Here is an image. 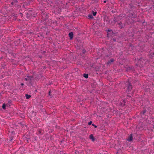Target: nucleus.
<instances>
[{
	"label": "nucleus",
	"instance_id": "obj_1",
	"mask_svg": "<svg viewBox=\"0 0 154 154\" xmlns=\"http://www.w3.org/2000/svg\"><path fill=\"white\" fill-rule=\"evenodd\" d=\"M33 77L32 76L27 75L26 76V77L24 79V80L27 81L26 84L28 86H31L32 85V79Z\"/></svg>",
	"mask_w": 154,
	"mask_h": 154
},
{
	"label": "nucleus",
	"instance_id": "obj_4",
	"mask_svg": "<svg viewBox=\"0 0 154 154\" xmlns=\"http://www.w3.org/2000/svg\"><path fill=\"white\" fill-rule=\"evenodd\" d=\"M133 140V136L132 134H131L130 136L127 139V140L129 142H130Z\"/></svg>",
	"mask_w": 154,
	"mask_h": 154
},
{
	"label": "nucleus",
	"instance_id": "obj_3",
	"mask_svg": "<svg viewBox=\"0 0 154 154\" xmlns=\"http://www.w3.org/2000/svg\"><path fill=\"white\" fill-rule=\"evenodd\" d=\"M114 61V60L113 59H111L107 63V65L110 66L111 64L113 63Z\"/></svg>",
	"mask_w": 154,
	"mask_h": 154
},
{
	"label": "nucleus",
	"instance_id": "obj_24",
	"mask_svg": "<svg viewBox=\"0 0 154 154\" xmlns=\"http://www.w3.org/2000/svg\"><path fill=\"white\" fill-rule=\"evenodd\" d=\"M50 91H49V94H50Z\"/></svg>",
	"mask_w": 154,
	"mask_h": 154
},
{
	"label": "nucleus",
	"instance_id": "obj_11",
	"mask_svg": "<svg viewBox=\"0 0 154 154\" xmlns=\"http://www.w3.org/2000/svg\"><path fill=\"white\" fill-rule=\"evenodd\" d=\"M83 76L85 78L87 79L88 77V74H84L83 75Z\"/></svg>",
	"mask_w": 154,
	"mask_h": 154
},
{
	"label": "nucleus",
	"instance_id": "obj_21",
	"mask_svg": "<svg viewBox=\"0 0 154 154\" xmlns=\"http://www.w3.org/2000/svg\"><path fill=\"white\" fill-rule=\"evenodd\" d=\"M110 31V30H109V29H108V30H107V31H108V32H109Z\"/></svg>",
	"mask_w": 154,
	"mask_h": 154
},
{
	"label": "nucleus",
	"instance_id": "obj_6",
	"mask_svg": "<svg viewBox=\"0 0 154 154\" xmlns=\"http://www.w3.org/2000/svg\"><path fill=\"white\" fill-rule=\"evenodd\" d=\"M89 138L92 141H94V138L93 135L92 134L90 135L89 136Z\"/></svg>",
	"mask_w": 154,
	"mask_h": 154
},
{
	"label": "nucleus",
	"instance_id": "obj_20",
	"mask_svg": "<svg viewBox=\"0 0 154 154\" xmlns=\"http://www.w3.org/2000/svg\"><path fill=\"white\" fill-rule=\"evenodd\" d=\"M21 85L22 86H23V85H24V84H23V83H21Z\"/></svg>",
	"mask_w": 154,
	"mask_h": 154
},
{
	"label": "nucleus",
	"instance_id": "obj_2",
	"mask_svg": "<svg viewBox=\"0 0 154 154\" xmlns=\"http://www.w3.org/2000/svg\"><path fill=\"white\" fill-rule=\"evenodd\" d=\"M127 85H128V89L129 91H131L132 89V86L131 84L129 82V81H128L126 82Z\"/></svg>",
	"mask_w": 154,
	"mask_h": 154
},
{
	"label": "nucleus",
	"instance_id": "obj_8",
	"mask_svg": "<svg viewBox=\"0 0 154 154\" xmlns=\"http://www.w3.org/2000/svg\"><path fill=\"white\" fill-rule=\"evenodd\" d=\"M118 24L120 28H122L123 26L122 25V23L121 22H119Z\"/></svg>",
	"mask_w": 154,
	"mask_h": 154
},
{
	"label": "nucleus",
	"instance_id": "obj_17",
	"mask_svg": "<svg viewBox=\"0 0 154 154\" xmlns=\"http://www.w3.org/2000/svg\"><path fill=\"white\" fill-rule=\"evenodd\" d=\"M92 123V122L91 121H90V122H89L88 123V125H91Z\"/></svg>",
	"mask_w": 154,
	"mask_h": 154
},
{
	"label": "nucleus",
	"instance_id": "obj_22",
	"mask_svg": "<svg viewBox=\"0 0 154 154\" xmlns=\"http://www.w3.org/2000/svg\"><path fill=\"white\" fill-rule=\"evenodd\" d=\"M103 2H104V3H105L106 2V1H104Z\"/></svg>",
	"mask_w": 154,
	"mask_h": 154
},
{
	"label": "nucleus",
	"instance_id": "obj_16",
	"mask_svg": "<svg viewBox=\"0 0 154 154\" xmlns=\"http://www.w3.org/2000/svg\"><path fill=\"white\" fill-rule=\"evenodd\" d=\"M92 126H94L95 128H96L97 127V126L96 125H95L94 124H92Z\"/></svg>",
	"mask_w": 154,
	"mask_h": 154
},
{
	"label": "nucleus",
	"instance_id": "obj_10",
	"mask_svg": "<svg viewBox=\"0 0 154 154\" xmlns=\"http://www.w3.org/2000/svg\"><path fill=\"white\" fill-rule=\"evenodd\" d=\"M149 57L152 58L154 57V52L152 54H150L149 55Z\"/></svg>",
	"mask_w": 154,
	"mask_h": 154
},
{
	"label": "nucleus",
	"instance_id": "obj_5",
	"mask_svg": "<svg viewBox=\"0 0 154 154\" xmlns=\"http://www.w3.org/2000/svg\"><path fill=\"white\" fill-rule=\"evenodd\" d=\"M69 36L70 39H72L73 37V33L72 32H70L69 34Z\"/></svg>",
	"mask_w": 154,
	"mask_h": 154
},
{
	"label": "nucleus",
	"instance_id": "obj_7",
	"mask_svg": "<svg viewBox=\"0 0 154 154\" xmlns=\"http://www.w3.org/2000/svg\"><path fill=\"white\" fill-rule=\"evenodd\" d=\"M17 0H14V2L11 3V4L13 5H16L17 3Z\"/></svg>",
	"mask_w": 154,
	"mask_h": 154
},
{
	"label": "nucleus",
	"instance_id": "obj_19",
	"mask_svg": "<svg viewBox=\"0 0 154 154\" xmlns=\"http://www.w3.org/2000/svg\"><path fill=\"white\" fill-rule=\"evenodd\" d=\"M146 112V110H143V114H144Z\"/></svg>",
	"mask_w": 154,
	"mask_h": 154
},
{
	"label": "nucleus",
	"instance_id": "obj_14",
	"mask_svg": "<svg viewBox=\"0 0 154 154\" xmlns=\"http://www.w3.org/2000/svg\"><path fill=\"white\" fill-rule=\"evenodd\" d=\"M6 106L5 104H4L2 105V108L4 109H5V108Z\"/></svg>",
	"mask_w": 154,
	"mask_h": 154
},
{
	"label": "nucleus",
	"instance_id": "obj_15",
	"mask_svg": "<svg viewBox=\"0 0 154 154\" xmlns=\"http://www.w3.org/2000/svg\"><path fill=\"white\" fill-rule=\"evenodd\" d=\"M97 13V12H93V15L94 16H96V15Z\"/></svg>",
	"mask_w": 154,
	"mask_h": 154
},
{
	"label": "nucleus",
	"instance_id": "obj_12",
	"mask_svg": "<svg viewBox=\"0 0 154 154\" xmlns=\"http://www.w3.org/2000/svg\"><path fill=\"white\" fill-rule=\"evenodd\" d=\"M42 130H39L38 131V133L39 134H41L42 133Z\"/></svg>",
	"mask_w": 154,
	"mask_h": 154
},
{
	"label": "nucleus",
	"instance_id": "obj_13",
	"mask_svg": "<svg viewBox=\"0 0 154 154\" xmlns=\"http://www.w3.org/2000/svg\"><path fill=\"white\" fill-rule=\"evenodd\" d=\"M88 17L90 18H93V17L92 15L91 14H89L88 16Z\"/></svg>",
	"mask_w": 154,
	"mask_h": 154
},
{
	"label": "nucleus",
	"instance_id": "obj_18",
	"mask_svg": "<svg viewBox=\"0 0 154 154\" xmlns=\"http://www.w3.org/2000/svg\"><path fill=\"white\" fill-rule=\"evenodd\" d=\"M82 51V53H83V54H84L85 53V52H86V51L84 49Z\"/></svg>",
	"mask_w": 154,
	"mask_h": 154
},
{
	"label": "nucleus",
	"instance_id": "obj_9",
	"mask_svg": "<svg viewBox=\"0 0 154 154\" xmlns=\"http://www.w3.org/2000/svg\"><path fill=\"white\" fill-rule=\"evenodd\" d=\"M25 96L26 99H29L31 97V95L27 94H25Z\"/></svg>",
	"mask_w": 154,
	"mask_h": 154
},
{
	"label": "nucleus",
	"instance_id": "obj_23",
	"mask_svg": "<svg viewBox=\"0 0 154 154\" xmlns=\"http://www.w3.org/2000/svg\"><path fill=\"white\" fill-rule=\"evenodd\" d=\"M113 40H114V41H115V40L114 39H113Z\"/></svg>",
	"mask_w": 154,
	"mask_h": 154
}]
</instances>
